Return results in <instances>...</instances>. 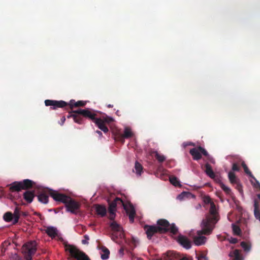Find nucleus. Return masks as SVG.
<instances>
[{
	"label": "nucleus",
	"instance_id": "f3484780",
	"mask_svg": "<svg viewBox=\"0 0 260 260\" xmlns=\"http://www.w3.org/2000/svg\"><path fill=\"white\" fill-rule=\"evenodd\" d=\"M23 196L25 201L30 204L33 201L35 197V191L27 190L23 193Z\"/></svg>",
	"mask_w": 260,
	"mask_h": 260
},
{
	"label": "nucleus",
	"instance_id": "39448f33",
	"mask_svg": "<svg viewBox=\"0 0 260 260\" xmlns=\"http://www.w3.org/2000/svg\"><path fill=\"white\" fill-rule=\"evenodd\" d=\"M110 226L112 231L111 238L113 241H116L117 239L124 237L123 229L120 224L114 221L110 223Z\"/></svg>",
	"mask_w": 260,
	"mask_h": 260
},
{
	"label": "nucleus",
	"instance_id": "b1692460",
	"mask_svg": "<svg viewBox=\"0 0 260 260\" xmlns=\"http://www.w3.org/2000/svg\"><path fill=\"white\" fill-rule=\"evenodd\" d=\"M76 111V110L73 111V112L75 113V115L73 116V120L75 122L82 124L84 123L83 117L80 114L75 112Z\"/></svg>",
	"mask_w": 260,
	"mask_h": 260
},
{
	"label": "nucleus",
	"instance_id": "0e129e2a",
	"mask_svg": "<svg viewBox=\"0 0 260 260\" xmlns=\"http://www.w3.org/2000/svg\"><path fill=\"white\" fill-rule=\"evenodd\" d=\"M259 220L260 221V219H259Z\"/></svg>",
	"mask_w": 260,
	"mask_h": 260
},
{
	"label": "nucleus",
	"instance_id": "9b49d317",
	"mask_svg": "<svg viewBox=\"0 0 260 260\" xmlns=\"http://www.w3.org/2000/svg\"><path fill=\"white\" fill-rule=\"evenodd\" d=\"M202 229L201 230H199L197 231V236H194L193 237V242L196 245L200 246L203 245L205 243L207 238L202 236L203 235H209L211 234H204V233H200V231H203V228L201 227Z\"/></svg>",
	"mask_w": 260,
	"mask_h": 260
},
{
	"label": "nucleus",
	"instance_id": "c03bdc74",
	"mask_svg": "<svg viewBox=\"0 0 260 260\" xmlns=\"http://www.w3.org/2000/svg\"><path fill=\"white\" fill-rule=\"evenodd\" d=\"M109 219L110 220H114L115 217V211H109Z\"/></svg>",
	"mask_w": 260,
	"mask_h": 260
},
{
	"label": "nucleus",
	"instance_id": "72a5a7b5",
	"mask_svg": "<svg viewBox=\"0 0 260 260\" xmlns=\"http://www.w3.org/2000/svg\"><path fill=\"white\" fill-rule=\"evenodd\" d=\"M169 232H170L172 234L174 235H176L178 232V228H177L175 224H170Z\"/></svg>",
	"mask_w": 260,
	"mask_h": 260
},
{
	"label": "nucleus",
	"instance_id": "a878e982",
	"mask_svg": "<svg viewBox=\"0 0 260 260\" xmlns=\"http://www.w3.org/2000/svg\"><path fill=\"white\" fill-rule=\"evenodd\" d=\"M38 201L42 203L47 204L48 202V196L45 193H41L38 196Z\"/></svg>",
	"mask_w": 260,
	"mask_h": 260
},
{
	"label": "nucleus",
	"instance_id": "4468645a",
	"mask_svg": "<svg viewBox=\"0 0 260 260\" xmlns=\"http://www.w3.org/2000/svg\"><path fill=\"white\" fill-rule=\"evenodd\" d=\"M177 241L181 246L187 249H190L191 247L190 241L186 236L179 235Z\"/></svg>",
	"mask_w": 260,
	"mask_h": 260
},
{
	"label": "nucleus",
	"instance_id": "a19ab883",
	"mask_svg": "<svg viewBox=\"0 0 260 260\" xmlns=\"http://www.w3.org/2000/svg\"><path fill=\"white\" fill-rule=\"evenodd\" d=\"M84 239L82 240V243L83 244H88V241L89 240V237L87 235H85L84 236Z\"/></svg>",
	"mask_w": 260,
	"mask_h": 260
},
{
	"label": "nucleus",
	"instance_id": "473e14b6",
	"mask_svg": "<svg viewBox=\"0 0 260 260\" xmlns=\"http://www.w3.org/2000/svg\"><path fill=\"white\" fill-rule=\"evenodd\" d=\"M241 246L243 248L244 250L246 252H249L251 249V245L246 242L242 241L241 242Z\"/></svg>",
	"mask_w": 260,
	"mask_h": 260
},
{
	"label": "nucleus",
	"instance_id": "de8ad7c7",
	"mask_svg": "<svg viewBox=\"0 0 260 260\" xmlns=\"http://www.w3.org/2000/svg\"><path fill=\"white\" fill-rule=\"evenodd\" d=\"M255 181V183L253 185L254 186L255 188H258L260 190V183L256 179V178L254 177V178H253Z\"/></svg>",
	"mask_w": 260,
	"mask_h": 260
},
{
	"label": "nucleus",
	"instance_id": "2f4dec72",
	"mask_svg": "<svg viewBox=\"0 0 260 260\" xmlns=\"http://www.w3.org/2000/svg\"><path fill=\"white\" fill-rule=\"evenodd\" d=\"M242 167L244 169L245 173L249 175V177H251L252 178H254V177L252 174L251 172L250 171V170L248 169L247 165L245 164V163L243 161L241 164Z\"/></svg>",
	"mask_w": 260,
	"mask_h": 260
},
{
	"label": "nucleus",
	"instance_id": "5fc2aeb1",
	"mask_svg": "<svg viewBox=\"0 0 260 260\" xmlns=\"http://www.w3.org/2000/svg\"><path fill=\"white\" fill-rule=\"evenodd\" d=\"M28 215V213L26 212H23L21 211V216L26 217Z\"/></svg>",
	"mask_w": 260,
	"mask_h": 260
},
{
	"label": "nucleus",
	"instance_id": "ea45409f",
	"mask_svg": "<svg viewBox=\"0 0 260 260\" xmlns=\"http://www.w3.org/2000/svg\"><path fill=\"white\" fill-rule=\"evenodd\" d=\"M204 202L205 204H210L211 205V203H213L211 201V199L209 196H205L204 198Z\"/></svg>",
	"mask_w": 260,
	"mask_h": 260
},
{
	"label": "nucleus",
	"instance_id": "603ef678",
	"mask_svg": "<svg viewBox=\"0 0 260 260\" xmlns=\"http://www.w3.org/2000/svg\"><path fill=\"white\" fill-rule=\"evenodd\" d=\"M75 115V113L73 112V111H72V112H71L70 113V114H69V115L67 116V118H73V116Z\"/></svg>",
	"mask_w": 260,
	"mask_h": 260
},
{
	"label": "nucleus",
	"instance_id": "0eeeda50",
	"mask_svg": "<svg viewBox=\"0 0 260 260\" xmlns=\"http://www.w3.org/2000/svg\"><path fill=\"white\" fill-rule=\"evenodd\" d=\"M189 153L192 156L193 159L198 160L202 158V154L204 155H207V151L201 146H199L191 149Z\"/></svg>",
	"mask_w": 260,
	"mask_h": 260
},
{
	"label": "nucleus",
	"instance_id": "49530a36",
	"mask_svg": "<svg viewBox=\"0 0 260 260\" xmlns=\"http://www.w3.org/2000/svg\"><path fill=\"white\" fill-rule=\"evenodd\" d=\"M198 260H207L206 255L203 253L200 254L198 257Z\"/></svg>",
	"mask_w": 260,
	"mask_h": 260
},
{
	"label": "nucleus",
	"instance_id": "bb28decb",
	"mask_svg": "<svg viewBox=\"0 0 260 260\" xmlns=\"http://www.w3.org/2000/svg\"><path fill=\"white\" fill-rule=\"evenodd\" d=\"M4 220L6 222H13V215L11 212H6L3 216Z\"/></svg>",
	"mask_w": 260,
	"mask_h": 260
},
{
	"label": "nucleus",
	"instance_id": "8fccbe9b",
	"mask_svg": "<svg viewBox=\"0 0 260 260\" xmlns=\"http://www.w3.org/2000/svg\"><path fill=\"white\" fill-rule=\"evenodd\" d=\"M230 242L231 243L236 244L238 242V240L235 238H231L230 240Z\"/></svg>",
	"mask_w": 260,
	"mask_h": 260
},
{
	"label": "nucleus",
	"instance_id": "393cba45",
	"mask_svg": "<svg viewBox=\"0 0 260 260\" xmlns=\"http://www.w3.org/2000/svg\"><path fill=\"white\" fill-rule=\"evenodd\" d=\"M254 214L255 218L258 220L260 219V212L259 210V205L258 203L256 200L254 201Z\"/></svg>",
	"mask_w": 260,
	"mask_h": 260
},
{
	"label": "nucleus",
	"instance_id": "f03ea898",
	"mask_svg": "<svg viewBox=\"0 0 260 260\" xmlns=\"http://www.w3.org/2000/svg\"><path fill=\"white\" fill-rule=\"evenodd\" d=\"M217 211L215 205L214 203H211L209 213L206 215L205 219H203L201 226L203 230L200 233L211 234L215 225L218 221Z\"/></svg>",
	"mask_w": 260,
	"mask_h": 260
},
{
	"label": "nucleus",
	"instance_id": "6e6d98bb",
	"mask_svg": "<svg viewBox=\"0 0 260 260\" xmlns=\"http://www.w3.org/2000/svg\"><path fill=\"white\" fill-rule=\"evenodd\" d=\"M65 121H66L65 117H62L60 119V121H61V122L60 123V125H63V123H64Z\"/></svg>",
	"mask_w": 260,
	"mask_h": 260
},
{
	"label": "nucleus",
	"instance_id": "e2e57ef3",
	"mask_svg": "<svg viewBox=\"0 0 260 260\" xmlns=\"http://www.w3.org/2000/svg\"><path fill=\"white\" fill-rule=\"evenodd\" d=\"M94 225L93 224H89V226H92V225Z\"/></svg>",
	"mask_w": 260,
	"mask_h": 260
},
{
	"label": "nucleus",
	"instance_id": "f8f14e48",
	"mask_svg": "<svg viewBox=\"0 0 260 260\" xmlns=\"http://www.w3.org/2000/svg\"><path fill=\"white\" fill-rule=\"evenodd\" d=\"M157 224L158 225L156 226L162 229V230H159V234H164L169 232L170 223L167 220L165 219H159L157 221Z\"/></svg>",
	"mask_w": 260,
	"mask_h": 260
},
{
	"label": "nucleus",
	"instance_id": "a211bd4d",
	"mask_svg": "<svg viewBox=\"0 0 260 260\" xmlns=\"http://www.w3.org/2000/svg\"><path fill=\"white\" fill-rule=\"evenodd\" d=\"M96 213L101 217H104L107 214V209L105 206L96 204L95 205Z\"/></svg>",
	"mask_w": 260,
	"mask_h": 260
},
{
	"label": "nucleus",
	"instance_id": "cd10ccee",
	"mask_svg": "<svg viewBox=\"0 0 260 260\" xmlns=\"http://www.w3.org/2000/svg\"><path fill=\"white\" fill-rule=\"evenodd\" d=\"M153 153L158 162H162L166 160V157L164 155L159 153L157 151H154Z\"/></svg>",
	"mask_w": 260,
	"mask_h": 260
},
{
	"label": "nucleus",
	"instance_id": "c756f323",
	"mask_svg": "<svg viewBox=\"0 0 260 260\" xmlns=\"http://www.w3.org/2000/svg\"><path fill=\"white\" fill-rule=\"evenodd\" d=\"M135 169L136 170V173L140 175L143 171V167L141 164L138 162V161H136L135 165Z\"/></svg>",
	"mask_w": 260,
	"mask_h": 260
},
{
	"label": "nucleus",
	"instance_id": "20e7f679",
	"mask_svg": "<svg viewBox=\"0 0 260 260\" xmlns=\"http://www.w3.org/2000/svg\"><path fill=\"white\" fill-rule=\"evenodd\" d=\"M37 251V243L35 241H29L22 247V253L26 260H32V255Z\"/></svg>",
	"mask_w": 260,
	"mask_h": 260
},
{
	"label": "nucleus",
	"instance_id": "2eb2a0df",
	"mask_svg": "<svg viewBox=\"0 0 260 260\" xmlns=\"http://www.w3.org/2000/svg\"><path fill=\"white\" fill-rule=\"evenodd\" d=\"M117 204H123V201L119 198H116L112 202H109V211H116V208Z\"/></svg>",
	"mask_w": 260,
	"mask_h": 260
},
{
	"label": "nucleus",
	"instance_id": "aec40b11",
	"mask_svg": "<svg viewBox=\"0 0 260 260\" xmlns=\"http://www.w3.org/2000/svg\"><path fill=\"white\" fill-rule=\"evenodd\" d=\"M45 233L51 238H54L57 235L58 231L54 226H48L45 230Z\"/></svg>",
	"mask_w": 260,
	"mask_h": 260
},
{
	"label": "nucleus",
	"instance_id": "680f3d73",
	"mask_svg": "<svg viewBox=\"0 0 260 260\" xmlns=\"http://www.w3.org/2000/svg\"><path fill=\"white\" fill-rule=\"evenodd\" d=\"M36 214L38 216H41V214L40 213H36Z\"/></svg>",
	"mask_w": 260,
	"mask_h": 260
},
{
	"label": "nucleus",
	"instance_id": "ddd939ff",
	"mask_svg": "<svg viewBox=\"0 0 260 260\" xmlns=\"http://www.w3.org/2000/svg\"><path fill=\"white\" fill-rule=\"evenodd\" d=\"M124 210H125L127 214L128 215L129 221L131 222H133L134 221V217L136 215L135 210L132 205H129L127 206L126 204L123 203L122 204Z\"/></svg>",
	"mask_w": 260,
	"mask_h": 260
},
{
	"label": "nucleus",
	"instance_id": "c9c22d12",
	"mask_svg": "<svg viewBox=\"0 0 260 260\" xmlns=\"http://www.w3.org/2000/svg\"><path fill=\"white\" fill-rule=\"evenodd\" d=\"M233 231L234 234L236 235H240L241 233L240 228L235 224H232Z\"/></svg>",
	"mask_w": 260,
	"mask_h": 260
},
{
	"label": "nucleus",
	"instance_id": "9d476101",
	"mask_svg": "<svg viewBox=\"0 0 260 260\" xmlns=\"http://www.w3.org/2000/svg\"><path fill=\"white\" fill-rule=\"evenodd\" d=\"M133 136V133L130 128L126 127L124 130V134H117L115 135L114 139L116 141L124 143V139H128Z\"/></svg>",
	"mask_w": 260,
	"mask_h": 260
},
{
	"label": "nucleus",
	"instance_id": "7c9ffc66",
	"mask_svg": "<svg viewBox=\"0 0 260 260\" xmlns=\"http://www.w3.org/2000/svg\"><path fill=\"white\" fill-rule=\"evenodd\" d=\"M170 183L175 186H180V184L177 177L171 176L169 178Z\"/></svg>",
	"mask_w": 260,
	"mask_h": 260
},
{
	"label": "nucleus",
	"instance_id": "bf43d9fd",
	"mask_svg": "<svg viewBox=\"0 0 260 260\" xmlns=\"http://www.w3.org/2000/svg\"><path fill=\"white\" fill-rule=\"evenodd\" d=\"M107 107L108 108H112L113 107V105H111V104H109Z\"/></svg>",
	"mask_w": 260,
	"mask_h": 260
},
{
	"label": "nucleus",
	"instance_id": "3c124183",
	"mask_svg": "<svg viewBox=\"0 0 260 260\" xmlns=\"http://www.w3.org/2000/svg\"><path fill=\"white\" fill-rule=\"evenodd\" d=\"M180 260H192V258L190 256H184L180 258Z\"/></svg>",
	"mask_w": 260,
	"mask_h": 260
},
{
	"label": "nucleus",
	"instance_id": "423d86ee",
	"mask_svg": "<svg viewBox=\"0 0 260 260\" xmlns=\"http://www.w3.org/2000/svg\"><path fill=\"white\" fill-rule=\"evenodd\" d=\"M75 112L80 114L83 117L91 119L94 122H95V119H98L99 118L96 117V114L95 112L89 108H86L84 109H80L76 110Z\"/></svg>",
	"mask_w": 260,
	"mask_h": 260
},
{
	"label": "nucleus",
	"instance_id": "6e6552de",
	"mask_svg": "<svg viewBox=\"0 0 260 260\" xmlns=\"http://www.w3.org/2000/svg\"><path fill=\"white\" fill-rule=\"evenodd\" d=\"M144 230L147 235V238L151 240L153 236H154L157 233H159V230H162L156 225H149L146 224L144 226Z\"/></svg>",
	"mask_w": 260,
	"mask_h": 260
},
{
	"label": "nucleus",
	"instance_id": "052dcab7",
	"mask_svg": "<svg viewBox=\"0 0 260 260\" xmlns=\"http://www.w3.org/2000/svg\"><path fill=\"white\" fill-rule=\"evenodd\" d=\"M257 197L258 199H259V200L260 201V194H257Z\"/></svg>",
	"mask_w": 260,
	"mask_h": 260
},
{
	"label": "nucleus",
	"instance_id": "6ab92c4d",
	"mask_svg": "<svg viewBox=\"0 0 260 260\" xmlns=\"http://www.w3.org/2000/svg\"><path fill=\"white\" fill-rule=\"evenodd\" d=\"M86 102L83 101H78L76 102L74 100H71L69 103L70 109L72 110L74 107H84Z\"/></svg>",
	"mask_w": 260,
	"mask_h": 260
},
{
	"label": "nucleus",
	"instance_id": "79ce46f5",
	"mask_svg": "<svg viewBox=\"0 0 260 260\" xmlns=\"http://www.w3.org/2000/svg\"><path fill=\"white\" fill-rule=\"evenodd\" d=\"M103 119L104 120L105 123H110L113 121V118L110 117H106Z\"/></svg>",
	"mask_w": 260,
	"mask_h": 260
},
{
	"label": "nucleus",
	"instance_id": "f704fd0d",
	"mask_svg": "<svg viewBox=\"0 0 260 260\" xmlns=\"http://www.w3.org/2000/svg\"><path fill=\"white\" fill-rule=\"evenodd\" d=\"M103 252H104V253L101 255L102 259H107L109 257V255L110 254L109 250L107 248L105 247L103 249Z\"/></svg>",
	"mask_w": 260,
	"mask_h": 260
},
{
	"label": "nucleus",
	"instance_id": "c85d7f7f",
	"mask_svg": "<svg viewBox=\"0 0 260 260\" xmlns=\"http://www.w3.org/2000/svg\"><path fill=\"white\" fill-rule=\"evenodd\" d=\"M229 178L230 181V182L233 184L237 183L238 182V179L237 178L235 174L233 172H230L229 173Z\"/></svg>",
	"mask_w": 260,
	"mask_h": 260
},
{
	"label": "nucleus",
	"instance_id": "09e8293b",
	"mask_svg": "<svg viewBox=\"0 0 260 260\" xmlns=\"http://www.w3.org/2000/svg\"><path fill=\"white\" fill-rule=\"evenodd\" d=\"M236 184H237L236 188L239 190V192H241L242 191L241 185L238 182Z\"/></svg>",
	"mask_w": 260,
	"mask_h": 260
},
{
	"label": "nucleus",
	"instance_id": "7ed1b4c3",
	"mask_svg": "<svg viewBox=\"0 0 260 260\" xmlns=\"http://www.w3.org/2000/svg\"><path fill=\"white\" fill-rule=\"evenodd\" d=\"M36 187V183L29 179H24L22 181H15L10 185V190L12 192L20 191L21 190H28Z\"/></svg>",
	"mask_w": 260,
	"mask_h": 260
},
{
	"label": "nucleus",
	"instance_id": "58836bf2",
	"mask_svg": "<svg viewBox=\"0 0 260 260\" xmlns=\"http://www.w3.org/2000/svg\"><path fill=\"white\" fill-rule=\"evenodd\" d=\"M21 215H13V224L15 225L16 224L20 219Z\"/></svg>",
	"mask_w": 260,
	"mask_h": 260
},
{
	"label": "nucleus",
	"instance_id": "412c9836",
	"mask_svg": "<svg viewBox=\"0 0 260 260\" xmlns=\"http://www.w3.org/2000/svg\"><path fill=\"white\" fill-rule=\"evenodd\" d=\"M229 255L231 257V260H243V257L238 249L231 251Z\"/></svg>",
	"mask_w": 260,
	"mask_h": 260
},
{
	"label": "nucleus",
	"instance_id": "37998d69",
	"mask_svg": "<svg viewBox=\"0 0 260 260\" xmlns=\"http://www.w3.org/2000/svg\"><path fill=\"white\" fill-rule=\"evenodd\" d=\"M206 157L207 160L210 161L211 163L214 164L215 163V160L210 155H209L208 153L207 152V155H205Z\"/></svg>",
	"mask_w": 260,
	"mask_h": 260
},
{
	"label": "nucleus",
	"instance_id": "a18cd8bd",
	"mask_svg": "<svg viewBox=\"0 0 260 260\" xmlns=\"http://www.w3.org/2000/svg\"><path fill=\"white\" fill-rule=\"evenodd\" d=\"M232 170L234 171H239L240 170V167L236 163H234L232 166Z\"/></svg>",
	"mask_w": 260,
	"mask_h": 260
},
{
	"label": "nucleus",
	"instance_id": "864d4df0",
	"mask_svg": "<svg viewBox=\"0 0 260 260\" xmlns=\"http://www.w3.org/2000/svg\"><path fill=\"white\" fill-rule=\"evenodd\" d=\"M119 255L122 256L124 254V248L121 247L119 250Z\"/></svg>",
	"mask_w": 260,
	"mask_h": 260
},
{
	"label": "nucleus",
	"instance_id": "1a4fd4ad",
	"mask_svg": "<svg viewBox=\"0 0 260 260\" xmlns=\"http://www.w3.org/2000/svg\"><path fill=\"white\" fill-rule=\"evenodd\" d=\"M45 104L46 106H53L51 107L52 109H56L57 108H63L69 106V103L63 101H55L51 100H46Z\"/></svg>",
	"mask_w": 260,
	"mask_h": 260
},
{
	"label": "nucleus",
	"instance_id": "f257e3e1",
	"mask_svg": "<svg viewBox=\"0 0 260 260\" xmlns=\"http://www.w3.org/2000/svg\"><path fill=\"white\" fill-rule=\"evenodd\" d=\"M50 196L56 202L63 203L65 204L67 211L72 214H76L80 207V204L71 197L58 191L50 189Z\"/></svg>",
	"mask_w": 260,
	"mask_h": 260
},
{
	"label": "nucleus",
	"instance_id": "5701e85b",
	"mask_svg": "<svg viewBox=\"0 0 260 260\" xmlns=\"http://www.w3.org/2000/svg\"><path fill=\"white\" fill-rule=\"evenodd\" d=\"M205 167L206 168L205 172L206 174L211 178H215V175L212 170L211 165L208 163H206Z\"/></svg>",
	"mask_w": 260,
	"mask_h": 260
},
{
	"label": "nucleus",
	"instance_id": "dca6fc26",
	"mask_svg": "<svg viewBox=\"0 0 260 260\" xmlns=\"http://www.w3.org/2000/svg\"><path fill=\"white\" fill-rule=\"evenodd\" d=\"M95 124L99 129L102 131L104 133H107L109 132V129L104 123V121L102 118H99L95 119Z\"/></svg>",
	"mask_w": 260,
	"mask_h": 260
},
{
	"label": "nucleus",
	"instance_id": "4c0bfd02",
	"mask_svg": "<svg viewBox=\"0 0 260 260\" xmlns=\"http://www.w3.org/2000/svg\"><path fill=\"white\" fill-rule=\"evenodd\" d=\"M13 215H21V208L19 207H16L14 210Z\"/></svg>",
	"mask_w": 260,
	"mask_h": 260
},
{
	"label": "nucleus",
	"instance_id": "4d7b16f0",
	"mask_svg": "<svg viewBox=\"0 0 260 260\" xmlns=\"http://www.w3.org/2000/svg\"><path fill=\"white\" fill-rule=\"evenodd\" d=\"M95 133L99 135L100 137H102L103 136V134L101 131L97 130L95 131Z\"/></svg>",
	"mask_w": 260,
	"mask_h": 260
},
{
	"label": "nucleus",
	"instance_id": "e433bc0d",
	"mask_svg": "<svg viewBox=\"0 0 260 260\" xmlns=\"http://www.w3.org/2000/svg\"><path fill=\"white\" fill-rule=\"evenodd\" d=\"M221 188L225 191V192L228 194H230L231 193V189L226 186L224 184H223V183H221Z\"/></svg>",
	"mask_w": 260,
	"mask_h": 260
},
{
	"label": "nucleus",
	"instance_id": "4be33fe9",
	"mask_svg": "<svg viewBox=\"0 0 260 260\" xmlns=\"http://www.w3.org/2000/svg\"><path fill=\"white\" fill-rule=\"evenodd\" d=\"M179 256L173 251H168L164 256V260H178Z\"/></svg>",
	"mask_w": 260,
	"mask_h": 260
},
{
	"label": "nucleus",
	"instance_id": "13d9d810",
	"mask_svg": "<svg viewBox=\"0 0 260 260\" xmlns=\"http://www.w3.org/2000/svg\"><path fill=\"white\" fill-rule=\"evenodd\" d=\"M186 194V193L183 192V193H181V194H180L179 197H183V196H184Z\"/></svg>",
	"mask_w": 260,
	"mask_h": 260
}]
</instances>
